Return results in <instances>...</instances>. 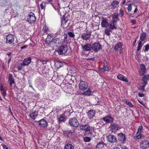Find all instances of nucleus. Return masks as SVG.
<instances>
[{"label": "nucleus", "instance_id": "nucleus-1", "mask_svg": "<svg viewBox=\"0 0 149 149\" xmlns=\"http://www.w3.org/2000/svg\"><path fill=\"white\" fill-rule=\"evenodd\" d=\"M56 52L59 55L65 54L67 55H70L71 54V51L68 49L67 46L65 45H63L60 46Z\"/></svg>", "mask_w": 149, "mask_h": 149}, {"label": "nucleus", "instance_id": "nucleus-2", "mask_svg": "<svg viewBox=\"0 0 149 149\" xmlns=\"http://www.w3.org/2000/svg\"><path fill=\"white\" fill-rule=\"evenodd\" d=\"M41 24L39 34L41 36L44 34H47V32L48 31V28L45 26V21L44 20L41 21Z\"/></svg>", "mask_w": 149, "mask_h": 149}, {"label": "nucleus", "instance_id": "nucleus-3", "mask_svg": "<svg viewBox=\"0 0 149 149\" xmlns=\"http://www.w3.org/2000/svg\"><path fill=\"white\" fill-rule=\"evenodd\" d=\"M68 123L70 126L75 128H77L80 125L79 121L75 117L70 118L68 121Z\"/></svg>", "mask_w": 149, "mask_h": 149}, {"label": "nucleus", "instance_id": "nucleus-4", "mask_svg": "<svg viewBox=\"0 0 149 149\" xmlns=\"http://www.w3.org/2000/svg\"><path fill=\"white\" fill-rule=\"evenodd\" d=\"M92 49L95 52H97L102 49L101 45L98 42H95L92 46Z\"/></svg>", "mask_w": 149, "mask_h": 149}, {"label": "nucleus", "instance_id": "nucleus-5", "mask_svg": "<svg viewBox=\"0 0 149 149\" xmlns=\"http://www.w3.org/2000/svg\"><path fill=\"white\" fill-rule=\"evenodd\" d=\"M79 88L81 90L84 91L87 88L88 84L86 82L82 81L79 83Z\"/></svg>", "mask_w": 149, "mask_h": 149}, {"label": "nucleus", "instance_id": "nucleus-6", "mask_svg": "<svg viewBox=\"0 0 149 149\" xmlns=\"http://www.w3.org/2000/svg\"><path fill=\"white\" fill-rule=\"evenodd\" d=\"M36 17L33 13H30L28 16L27 21L30 23H33L36 20Z\"/></svg>", "mask_w": 149, "mask_h": 149}, {"label": "nucleus", "instance_id": "nucleus-7", "mask_svg": "<svg viewBox=\"0 0 149 149\" xmlns=\"http://www.w3.org/2000/svg\"><path fill=\"white\" fill-rule=\"evenodd\" d=\"M15 38V37L13 35L10 34L6 36V43L11 44L13 43Z\"/></svg>", "mask_w": 149, "mask_h": 149}, {"label": "nucleus", "instance_id": "nucleus-8", "mask_svg": "<svg viewBox=\"0 0 149 149\" xmlns=\"http://www.w3.org/2000/svg\"><path fill=\"white\" fill-rule=\"evenodd\" d=\"M140 68L139 70V74L140 76H142L145 73L147 70L145 65L143 64H141L140 66Z\"/></svg>", "mask_w": 149, "mask_h": 149}, {"label": "nucleus", "instance_id": "nucleus-9", "mask_svg": "<svg viewBox=\"0 0 149 149\" xmlns=\"http://www.w3.org/2000/svg\"><path fill=\"white\" fill-rule=\"evenodd\" d=\"M118 140L121 143L125 142L126 141L125 135L124 134L120 133L118 134Z\"/></svg>", "mask_w": 149, "mask_h": 149}, {"label": "nucleus", "instance_id": "nucleus-10", "mask_svg": "<svg viewBox=\"0 0 149 149\" xmlns=\"http://www.w3.org/2000/svg\"><path fill=\"white\" fill-rule=\"evenodd\" d=\"M45 81L44 79H41L39 80L38 87L39 90H42L45 87L46 84Z\"/></svg>", "mask_w": 149, "mask_h": 149}, {"label": "nucleus", "instance_id": "nucleus-11", "mask_svg": "<svg viewBox=\"0 0 149 149\" xmlns=\"http://www.w3.org/2000/svg\"><path fill=\"white\" fill-rule=\"evenodd\" d=\"M107 141L109 142L113 143L117 141V139L116 136L112 135H110L107 136Z\"/></svg>", "mask_w": 149, "mask_h": 149}, {"label": "nucleus", "instance_id": "nucleus-12", "mask_svg": "<svg viewBox=\"0 0 149 149\" xmlns=\"http://www.w3.org/2000/svg\"><path fill=\"white\" fill-rule=\"evenodd\" d=\"M109 128L111 130L112 132H115L120 129L119 125L115 123L111 125Z\"/></svg>", "mask_w": 149, "mask_h": 149}, {"label": "nucleus", "instance_id": "nucleus-13", "mask_svg": "<svg viewBox=\"0 0 149 149\" xmlns=\"http://www.w3.org/2000/svg\"><path fill=\"white\" fill-rule=\"evenodd\" d=\"M140 147L145 149L149 147V142L147 140L143 141L140 143Z\"/></svg>", "mask_w": 149, "mask_h": 149}, {"label": "nucleus", "instance_id": "nucleus-14", "mask_svg": "<svg viewBox=\"0 0 149 149\" xmlns=\"http://www.w3.org/2000/svg\"><path fill=\"white\" fill-rule=\"evenodd\" d=\"M81 46L84 51H90L92 49V46L89 43H87L84 45H81Z\"/></svg>", "mask_w": 149, "mask_h": 149}, {"label": "nucleus", "instance_id": "nucleus-15", "mask_svg": "<svg viewBox=\"0 0 149 149\" xmlns=\"http://www.w3.org/2000/svg\"><path fill=\"white\" fill-rule=\"evenodd\" d=\"M102 119L105 121L106 123H109L113 121V118L110 115L105 116Z\"/></svg>", "mask_w": 149, "mask_h": 149}, {"label": "nucleus", "instance_id": "nucleus-16", "mask_svg": "<svg viewBox=\"0 0 149 149\" xmlns=\"http://www.w3.org/2000/svg\"><path fill=\"white\" fill-rule=\"evenodd\" d=\"M39 125L43 128L46 127L47 125V123L46 120L44 119H42L38 121Z\"/></svg>", "mask_w": 149, "mask_h": 149}, {"label": "nucleus", "instance_id": "nucleus-17", "mask_svg": "<svg viewBox=\"0 0 149 149\" xmlns=\"http://www.w3.org/2000/svg\"><path fill=\"white\" fill-rule=\"evenodd\" d=\"M57 121L59 123L65 122L66 120V117L64 113L57 117Z\"/></svg>", "mask_w": 149, "mask_h": 149}, {"label": "nucleus", "instance_id": "nucleus-18", "mask_svg": "<svg viewBox=\"0 0 149 149\" xmlns=\"http://www.w3.org/2000/svg\"><path fill=\"white\" fill-rule=\"evenodd\" d=\"M68 20L67 18H65V15H64L61 18V25L63 28H66L68 26L66 25V23L67 22Z\"/></svg>", "mask_w": 149, "mask_h": 149}, {"label": "nucleus", "instance_id": "nucleus-19", "mask_svg": "<svg viewBox=\"0 0 149 149\" xmlns=\"http://www.w3.org/2000/svg\"><path fill=\"white\" fill-rule=\"evenodd\" d=\"M91 34L88 33H83L81 35V38L84 40H89L91 38Z\"/></svg>", "mask_w": 149, "mask_h": 149}, {"label": "nucleus", "instance_id": "nucleus-20", "mask_svg": "<svg viewBox=\"0 0 149 149\" xmlns=\"http://www.w3.org/2000/svg\"><path fill=\"white\" fill-rule=\"evenodd\" d=\"M95 112L94 110H89L87 112L88 118L90 119L92 118L95 116Z\"/></svg>", "mask_w": 149, "mask_h": 149}, {"label": "nucleus", "instance_id": "nucleus-21", "mask_svg": "<svg viewBox=\"0 0 149 149\" xmlns=\"http://www.w3.org/2000/svg\"><path fill=\"white\" fill-rule=\"evenodd\" d=\"M101 25L102 27L105 28L107 27L109 25V23L106 19L104 18H102L101 21Z\"/></svg>", "mask_w": 149, "mask_h": 149}, {"label": "nucleus", "instance_id": "nucleus-22", "mask_svg": "<svg viewBox=\"0 0 149 149\" xmlns=\"http://www.w3.org/2000/svg\"><path fill=\"white\" fill-rule=\"evenodd\" d=\"M61 76L62 78V79H59L58 80V81H59L61 83H62L61 84V86L63 87V88H68L67 87V86L68 85H69V84L68 83L66 84H65H65L64 83H63V79L65 78V76H63V75H61Z\"/></svg>", "mask_w": 149, "mask_h": 149}, {"label": "nucleus", "instance_id": "nucleus-23", "mask_svg": "<svg viewBox=\"0 0 149 149\" xmlns=\"http://www.w3.org/2000/svg\"><path fill=\"white\" fill-rule=\"evenodd\" d=\"M31 59L30 57H28L25 58L24 61L22 63H21L22 65L23 66L28 65L31 62Z\"/></svg>", "mask_w": 149, "mask_h": 149}, {"label": "nucleus", "instance_id": "nucleus-24", "mask_svg": "<svg viewBox=\"0 0 149 149\" xmlns=\"http://www.w3.org/2000/svg\"><path fill=\"white\" fill-rule=\"evenodd\" d=\"M8 81L10 86H12L14 84V79L12 74H9L8 78Z\"/></svg>", "mask_w": 149, "mask_h": 149}, {"label": "nucleus", "instance_id": "nucleus-25", "mask_svg": "<svg viewBox=\"0 0 149 149\" xmlns=\"http://www.w3.org/2000/svg\"><path fill=\"white\" fill-rule=\"evenodd\" d=\"M142 128L143 127L142 125L140 126L139 127L138 132L136 134V136L137 137L136 139H139L141 137L140 133Z\"/></svg>", "mask_w": 149, "mask_h": 149}, {"label": "nucleus", "instance_id": "nucleus-26", "mask_svg": "<svg viewBox=\"0 0 149 149\" xmlns=\"http://www.w3.org/2000/svg\"><path fill=\"white\" fill-rule=\"evenodd\" d=\"M117 78L122 81H125L126 82H127L128 81L127 79L125 77L121 74L118 75Z\"/></svg>", "mask_w": 149, "mask_h": 149}, {"label": "nucleus", "instance_id": "nucleus-27", "mask_svg": "<svg viewBox=\"0 0 149 149\" xmlns=\"http://www.w3.org/2000/svg\"><path fill=\"white\" fill-rule=\"evenodd\" d=\"M119 4V2L116 1H113L111 4V8L112 9H115V8H116L118 6Z\"/></svg>", "mask_w": 149, "mask_h": 149}, {"label": "nucleus", "instance_id": "nucleus-28", "mask_svg": "<svg viewBox=\"0 0 149 149\" xmlns=\"http://www.w3.org/2000/svg\"><path fill=\"white\" fill-rule=\"evenodd\" d=\"M0 90L2 95L5 97L6 95V91L3 88L2 84H0Z\"/></svg>", "mask_w": 149, "mask_h": 149}, {"label": "nucleus", "instance_id": "nucleus-29", "mask_svg": "<svg viewBox=\"0 0 149 149\" xmlns=\"http://www.w3.org/2000/svg\"><path fill=\"white\" fill-rule=\"evenodd\" d=\"M149 79V74H147L144 75L142 79L143 81V82L142 84H146V85L147 84V81Z\"/></svg>", "mask_w": 149, "mask_h": 149}, {"label": "nucleus", "instance_id": "nucleus-30", "mask_svg": "<svg viewBox=\"0 0 149 149\" xmlns=\"http://www.w3.org/2000/svg\"><path fill=\"white\" fill-rule=\"evenodd\" d=\"M30 116L31 118L33 120L35 119L37 116V111H34V112L31 113Z\"/></svg>", "mask_w": 149, "mask_h": 149}, {"label": "nucleus", "instance_id": "nucleus-31", "mask_svg": "<svg viewBox=\"0 0 149 149\" xmlns=\"http://www.w3.org/2000/svg\"><path fill=\"white\" fill-rule=\"evenodd\" d=\"M123 44L120 42L117 43L114 48V49L116 51H117L118 49H121Z\"/></svg>", "mask_w": 149, "mask_h": 149}, {"label": "nucleus", "instance_id": "nucleus-32", "mask_svg": "<svg viewBox=\"0 0 149 149\" xmlns=\"http://www.w3.org/2000/svg\"><path fill=\"white\" fill-rule=\"evenodd\" d=\"M105 144L104 142L102 141H101L97 143L96 148H102L104 147Z\"/></svg>", "mask_w": 149, "mask_h": 149}, {"label": "nucleus", "instance_id": "nucleus-33", "mask_svg": "<svg viewBox=\"0 0 149 149\" xmlns=\"http://www.w3.org/2000/svg\"><path fill=\"white\" fill-rule=\"evenodd\" d=\"M146 34L145 33L143 32L140 35V39L141 42L143 41L146 39Z\"/></svg>", "mask_w": 149, "mask_h": 149}, {"label": "nucleus", "instance_id": "nucleus-34", "mask_svg": "<svg viewBox=\"0 0 149 149\" xmlns=\"http://www.w3.org/2000/svg\"><path fill=\"white\" fill-rule=\"evenodd\" d=\"M110 28L111 30L116 29H117V27L116 26V24L112 23V22H110L109 24Z\"/></svg>", "mask_w": 149, "mask_h": 149}, {"label": "nucleus", "instance_id": "nucleus-35", "mask_svg": "<svg viewBox=\"0 0 149 149\" xmlns=\"http://www.w3.org/2000/svg\"><path fill=\"white\" fill-rule=\"evenodd\" d=\"M112 32V30L110 28H107L104 31V33L107 36H110V32Z\"/></svg>", "mask_w": 149, "mask_h": 149}, {"label": "nucleus", "instance_id": "nucleus-36", "mask_svg": "<svg viewBox=\"0 0 149 149\" xmlns=\"http://www.w3.org/2000/svg\"><path fill=\"white\" fill-rule=\"evenodd\" d=\"M74 147L71 144H67L65 145L64 149H74Z\"/></svg>", "mask_w": 149, "mask_h": 149}, {"label": "nucleus", "instance_id": "nucleus-37", "mask_svg": "<svg viewBox=\"0 0 149 149\" xmlns=\"http://www.w3.org/2000/svg\"><path fill=\"white\" fill-rule=\"evenodd\" d=\"M83 94L89 96L91 95L92 91L89 88L88 89L87 91L84 92Z\"/></svg>", "mask_w": 149, "mask_h": 149}, {"label": "nucleus", "instance_id": "nucleus-38", "mask_svg": "<svg viewBox=\"0 0 149 149\" xmlns=\"http://www.w3.org/2000/svg\"><path fill=\"white\" fill-rule=\"evenodd\" d=\"M143 85L142 86H140L139 88H138L139 90L141 91V92H143L145 91V87L146 85V84H143Z\"/></svg>", "mask_w": 149, "mask_h": 149}, {"label": "nucleus", "instance_id": "nucleus-39", "mask_svg": "<svg viewBox=\"0 0 149 149\" xmlns=\"http://www.w3.org/2000/svg\"><path fill=\"white\" fill-rule=\"evenodd\" d=\"M52 42L56 44H59V43H61L60 39L58 38H56L52 40Z\"/></svg>", "mask_w": 149, "mask_h": 149}, {"label": "nucleus", "instance_id": "nucleus-40", "mask_svg": "<svg viewBox=\"0 0 149 149\" xmlns=\"http://www.w3.org/2000/svg\"><path fill=\"white\" fill-rule=\"evenodd\" d=\"M88 125L87 124H86L84 125H81L80 126L79 128L81 130L84 131V130L86 128V127H87V126Z\"/></svg>", "mask_w": 149, "mask_h": 149}, {"label": "nucleus", "instance_id": "nucleus-41", "mask_svg": "<svg viewBox=\"0 0 149 149\" xmlns=\"http://www.w3.org/2000/svg\"><path fill=\"white\" fill-rule=\"evenodd\" d=\"M142 46V45L141 42V41H139L138 43L137 49L136 51L137 52H138L139 51V50L141 49Z\"/></svg>", "mask_w": 149, "mask_h": 149}, {"label": "nucleus", "instance_id": "nucleus-42", "mask_svg": "<svg viewBox=\"0 0 149 149\" xmlns=\"http://www.w3.org/2000/svg\"><path fill=\"white\" fill-rule=\"evenodd\" d=\"M124 15V11L123 9L121 8L119 10L118 15L120 17H123Z\"/></svg>", "mask_w": 149, "mask_h": 149}, {"label": "nucleus", "instance_id": "nucleus-43", "mask_svg": "<svg viewBox=\"0 0 149 149\" xmlns=\"http://www.w3.org/2000/svg\"><path fill=\"white\" fill-rule=\"evenodd\" d=\"M84 130V131L86 132H91V127H90L88 125L87 127Z\"/></svg>", "mask_w": 149, "mask_h": 149}, {"label": "nucleus", "instance_id": "nucleus-44", "mask_svg": "<svg viewBox=\"0 0 149 149\" xmlns=\"http://www.w3.org/2000/svg\"><path fill=\"white\" fill-rule=\"evenodd\" d=\"M68 34L70 37L74 38L75 37V35L73 32H69L68 33Z\"/></svg>", "mask_w": 149, "mask_h": 149}, {"label": "nucleus", "instance_id": "nucleus-45", "mask_svg": "<svg viewBox=\"0 0 149 149\" xmlns=\"http://www.w3.org/2000/svg\"><path fill=\"white\" fill-rule=\"evenodd\" d=\"M84 140L86 142H89L91 140V138L88 137H83Z\"/></svg>", "mask_w": 149, "mask_h": 149}, {"label": "nucleus", "instance_id": "nucleus-46", "mask_svg": "<svg viewBox=\"0 0 149 149\" xmlns=\"http://www.w3.org/2000/svg\"><path fill=\"white\" fill-rule=\"evenodd\" d=\"M101 69H103L104 71H107L108 70V68L107 64H104L103 65V68H102Z\"/></svg>", "mask_w": 149, "mask_h": 149}, {"label": "nucleus", "instance_id": "nucleus-47", "mask_svg": "<svg viewBox=\"0 0 149 149\" xmlns=\"http://www.w3.org/2000/svg\"><path fill=\"white\" fill-rule=\"evenodd\" d=\"M125 103L127 105H128L130 107H133V105H132V103L127 100L126 101Z\"/></svg>", "mask_w": 149, "mask_h": 149}, {"label": "nucleus", "instance_id": "nucleus-48", "mask_svg": "<svg viewBox=\"0 0 149 149\" xmlns=\"http://www.w3.org/2000/svg\"><path fill=\"white\" fill-rule=\"evenodd\" d=\"M40 6L42 9H45V4L43 2L40 4Z\"/></svg>", "mask_w": 149, "mask_h": 149}, {"label": "nucleus", "instance_id": "nucleus-49", "mask_svg": "<svg viewBox=\"0 0 149 149\" xmlns=\"http://www.w3.org/2000/svg\"><path fill=\"white\" fill-rule=\"evenodd\" d=\"M64 133L65 134H67L71 133L72 134V132L71 131V130H67L65 131H64Z\"/></svg>", "mask_w": 149, "mask_h": 149}, {"label": "nucleus", "instance_id": "nucleus-50", "mask_svg": "<svg viewBox=\"0 0 149 149\" xmlns=\"http://www.w3.org/2000/svg\"><path fill=\"white\" fill-rule=\"evenodd\" d=\"M118 14L117 13H115L113 14V16L112 18L113 19H117L118 18Z\"/></svg>", "mask_w": 149, "mask_h": 149}, {"label": "nucleus", "instance_id": "nucleus-51", "mask_svg": "<svg viewBox=\"0 0 149 149\" xmlns=\"http://www.w3.org/2000/svg\"><path fill=\"white\" fill-rule=\"evenodd\" d=\"M145 51H147L149 49V44H147L145 46Z\"/></svg>", "mask_w": 149, "mask_h": 149}, {"label": "nucleus", "instance_id": "nucleus-52", "mask_svg": "<svg viewBox=\"0 0 149 149\" xmlns=\"http://www.w3.org/2000/svg\"><path fill=\"white\" fill-rule=\"evenodd\" d=\"M127 9L128 12H130L132 10V5H129L127 8Z\"/></svg>", "mask_w": 149, "mask_h": 149}, {"label": "nucleus", "instance_id": "nucleus-53", "mask_svg": "<svg viewBox=\"0 0 149 149\" xmlns=\"http://www.w3.org/2000/svg\"><path fill=\"white\" fill-rule=\"evenodd\" d=\"M63 36H64V41H67V34L66 33H64Z\"/></svg>", "mask_w": 149, "mask_h": 149}, {"label": "nucleus", "instance_id": "nucleus-54", "mask_svg": "<svg viewBox=\"0 0 149 149\" xmlns=\"http://www.w3.org/2000/svg\"><path fill=\"white\" fill-rule=\"evenodd\" d=\"M1 146L3 147V149H8L7 146L5 144H2Z\"/></svg>", "mask_w": 149, "mask_h": 149}, {"label": "nucleus", "instance_id": "nucleus-55", "mask_svg": "<svg viewBox=\"0 0 149 149\" xmlns=\"http://www.w3.org/2000/svg\"><path fill=\"white\" fill-rule=\"evenodd\" d=\"M22 66H23V65H22L21 63L20 64V66H18L17 67V68L18 70H21L22 69Z\"/></svg>", "mask_w": 149, "mask_h": 149}, {"label": "nucleus", "instance_id": "nucleus-56", "mask_svg": "<svg viewBox=\"0 0 149 149\" xmlns=\"http://www.w3.org/2000/svg\"><path fill=\"white\" fill-rule=\"evenodd\" d=\"M138 95L139 97H142L144 96V95L143 93H138Z\"/></svg>", "mask_w": 149, "mask_h": 149}, {"label": "nucleus", "instance_id": "nucleus-57", "mask_svg": "<svg viewBox=\"0 0 149 149\" xmlns=\"http://www.w3.org/2000/svg\"><path fill=\"white\" fill-rule=\"evenodd\" d=\"M131 22L133 24H135L136 23V20H131Z\"/></svg>", "mask_w": 149, "mask_h": 149}, {"label": "nucleus", "instance_id": "nucleus-58", "mask_svg": "<svg viewBox=\"0 0 149 149\" xmlns=\"http://www.w3.org/2000/svg\"><path fill=\"white\" fill-rule=\"evenodd\" d=\"M40 62H42V63L43 64H45L47 62V61L45 60H40Z\"/></svg>", "mask_w": 149, "mask_h": 149}, {"label": "nucleus", "instance_id": "nucleus-59", "mask_svg": "<svg viewBox=\"0 0 149 149\" xmlns=\"http://www.w3.org/2000/svg\"><path fill=\"white\" fill-rule=\"evenodd\" d=\"M116 21H115V19H113L110 22H112V23H113L114 24H116Z\"/></svg>", "mask_w": 149, "mask_h": 149}, {"label": "nucleus", "instance_id": "nucleus-60", "mask_svg": "<svg viewBox=\"0 0 149 149\" xmlns=\"http://www.w3.org/2000/svg\"><path fill=\"white\" fill-rule=\"evenodd\" d=\"M130 1H129L127 2L125 4V5L128 6H129V5H131V4H130Z\"/></svg>", "mask_w": 149, "mask_h": 149}, {"label": "nucleus", "instance_id": "nucleus-61", "mask_svg": "<svg viewBox=\"0 0 149 149\" xmlns=\"http://www.w3.org/2000/svg\"><path fill=\"white\" fill-rule=\"evenodd\" d=\"M27 45H26L23 46L21 47V49H23L26 47H27Z\"/></svg>", "mask_w": 149, "mask_h": 149}, {"label": "nucleus", "instance_id": "nucleus-62", "mask_svg": "<svg viewBox=\"0 0 149 149\" xmlns=\"http://www.w3.org/2000/svg\"><path fill=\"white\" fill-rule=\"evenodd\" d=\"M138 11V10H137V7H136V8H135V9L134 10V14H135V13H136L137 11Z\"/></svg>", "mask_w": 149, "mask_h": 149}, {"label": "nucleus", "instance_id": "nucleus-63", "mask_svg": "<svg viewBox=\"0 0 149 149\" xmlns=\"http://www.w3.org/2000/svg\"><path fill=\"white\" fill-rule=\"evenodd\" d=\"M121 148L122 149H128V148L127 147L124 146H121Z\"/></svg>", "mask_w": 149, "mask_h": 149}, {"label": "nucleus", "instance_id": "nucleus-64", "mask_svg": "<svg viewBox=\"0 0 149 149\" xmlns=\"http://www.w3.org/2000/svg\"><path fill=\"white\" fill-rule=\"evenodd\" d=\"M138 100V101L142 105H143V106H144V103L143 102H141V101H140L139 100Z\"/></svg>", "mask_w": 149, "mask_h": 149}]
</instances>
